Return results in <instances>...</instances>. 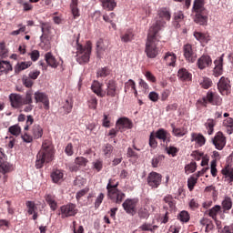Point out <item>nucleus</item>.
<instances>
[{"label":"nucleus","mask_w":233,"mask_h":233,"mask_svg":"<svg viewBox=\"0 0 233 233\" xmlns=\"http://www.w3.org/2000/svg\"><path fill=\"white\" fill-rule=\"evenodd\" d=\"M54 145L50 140H44L42 147L36 155L35 168H43L45 163L54 161Z\"/></svg>","instance_id":"f257e3e1"},{"label":"nucleus","mask_w":233,"mask_h":233,"mask_svg":"<svg viewBox=\"0 0 233 233\" xmlns=\"http://www.w3.org/2000/svg\"><path fill=\"white\" fill-rule=\"evenodd\" d=\"M160 39L161 36L159 33L149 29L145 47V54L148 59H156L159 55V47H157V45Z\"/></svg>","instance_id":"f03ea898"},{"label":"nucleus","mask_w":233,"mask_h":233,"mask_svg":"<svg viewBox=\"0 0 233 233\" xmlns=\"http://www.w3.org/2000/svg\"><path fill=\"white\" fill-rule=\"evenodd\" d=\"M117 187H119V181L116 180V178H110L108 180L106 185L107 198L113 201V203L121 205L125 198H127V195L117 188Z\"/></svg>","instance_id":"7ed1b4c3"},{"label":"nucleus","mask_w":233,"mask_h":233,"mask_svg":"<svg viewBox=\"0 0 233 233\" xmlns=\"http://www.w3.org/2000/svg\"><path fill=\"white\" fill-rule=\"evenodd\" d=\"M76 61L79 65H86L90 61V54H92V45L87 42L85 46L79 44V35L76 38Z\"/></svg>","instance_id":"20e7f679"},{"label":"nucleus","mask_w":233,"mask_h":233,"mask_svg":"<svg viewBox=\"0 0 233 233\" xmlns=\"http://www.w3.org/2000/svg\"><path fill=\"white\" fill-rule=\"evenodd\" d=\"M170 11H168V9H159L157 12V16L155 18L156 23L149 28V30L159 34L161 28L167 25V21H170Z\"/></svg>","instance_id":"39448f33"},{"label":"nucleus","mask_w":233,"mask_h":233,"mask_svg":"<svg viewBox=\"0 0 233 233\" xmlns=\"http://www.w3.org/2000/svg\"><path fill=\"white\" fill-rule=\"evenodd\" d=\"M198 103H200L202 106H207L208 104L215 106H221V105L223 104V98H221V96L218 93L209 90L207 93L206 96L198 100Z\"/></svg>","instance_id":"423d86ee"},{"label":"nucleus","mask_w":233,"mask_h":233,"mask_svg":"<svg viewBox=\"0 0 233 233\" xmlns=\"http://www.w3.org/2000/svg\"><path fill=\"white\" fill-rule=\"evenodd\" d=\"M106 96L107 97H119L121 94V88L117 86V82L114 79H111L106 83Z\"/></svg>","instance_id":"0eeeda50"},{"label":"nucleus","mask_w":233,"mask_h":233,"mask_svg":"<svg viewBox=\"0 0 233 233\" xmlns=\"http://www.w3.org/2000/svg\"><path fill=\"white\" fill-rule=\"evenodd\" d=\"M137 203H139V199L137 198H127L122 204V207L127 214L136 216L137 213V209L136 208L137 207Z\"/></svg>","instance_id":"6e6552de"},{"label":"nucleus","mask_w":233,"mask_h":233,"mask_svg":"<svg viewBox=\"0 0 233 233\" xmlns=\"http://www.w3.org/2000/svg\"><path fill=\"white\" fill-rule=\"evenodd\" d=\"M161 181H163V176L156 171L149 173L147 177V185L152 188H159Z\"/></svg>","instance_id":"1a4fd4ad"},{"label":"nucleus","mask_w":233,"mask_h":233,"mask_svg":"<svg viewBox=\"0 0 233 233\" xmlns=\"http://www.w3.org/2000/svg\"><path fill=\"white\" fill-rule=\"evenodd\" d=\"M60 212H61V218L65 219V218H72L76 216L78 210L76 204L69 203L62 206L60 208Z\"/></svg>","instance_id":"9d476101"},{"label":"nucleus","mask_w":233,"mask_h":233,"mask_svg":"<svg viewBox=\"0 0 233 233\" xmlns=\"http://www.w3.org/2000/svg\"><path fill=\"white\" fill-rule=\"evenodd\" d=\"M183 55L187 63H196V59H198V54L190 44L184 45Z\"/></svg>","instance_id":"9b49d317"},{"label":"nucleus","mask_w":233,"mask_h":233,"mask_svg":"<svg viewBox=\"0 0 233 233\" xmlns=\"http://www.w3.org/2000/svg\"><path fill=\"white\" fill-rule=\"evenodd\" d=\"M232 86H230V79L222 76L218 83V90L222 96H228Z\"/></svg>","instance_id":"f8f14e48"},{"label":"nucleus","mask_w":233,"mask_h":233,"mask_svg":"<svg viewBox=\"0 0 233 233\" xmlns=\"http://www.w3.org/2000/svg\"><path fill=\"white\" fill-rule=\"evenodd\" d=\"M31 125H34V116H27V120L25 122V126L24 127V134L21 136V138L23 139L24 143H32L34 141V136L28 134V130L31 127Z\"/></svg>","instance_id":"ddd939ff"},{"label":"nucleus","mask_w":233,"mask_h":233,"mask_svg":"<svg viewBox=\"0 0 233 233\" xmlns=\"http://www.w3.org/2000/svg\"><path fill=\"white\" fill-rule=\"evenodd\" d=\"M213 145L217 150H223L225 145H227V137L223 135V132L218 131L212 139Z\"/></svg>","instance_id":"4468645a"},{"label":"nucleus","mask_w":233,"mask_h":233,"mask_svg":"<svg viewBox=\"0 0 233 233\" xmlns=\"http://www.w3.org/2000/svg\"><path fill=\"white\" fill-rule=\"evenodd\" d=\"M35 103H43L45 110H48L50 108L48 96L43 92L37 91L35 93Z\"/></svg>","instance_id":"2eb2a0df"},{"label":"nucleus","mask_w":233,"mask_h":233,"mask_svg":"<svg viewBox=\"0 0 233 233\" xmlns=\"http://www.w3.org/2000/svg\"><path fill=\"white\" fill-rule=\"evenodd\" d=\"M116 125V128L120 130V132H124L125 129L130 130V128L133 127L132 121L127 117L119 118Z\"/></svg>","instance_id":"dca6fc26"},{"label":"nucleus","mask_w":233,"mask_h":233,"mask_svg":"<svg viewBox=\"0 0 233 233\" xmlns=\"http://www.w3.org/2000/svg\"><path fill=\"white\" fill-rule=\"evenodd\" d=\"M212 65V58L208 55H204L198 59L197 66L199 70H205V68H208Z\"/></svg>","instance_id":"f3484780"},{"label":"nucleus","mask_w":233,"mask_h":233,"mask_svg":"<svg viewBox=\"0 0 233 233\" xmlns=\"http://www.w3.org/2000/svg\"><path fill=\"white\" fill-rule=\"evenodd\" d=\"M223 57H225V55H221L220 57H218L214 61L215 67L213 69V75L215 77H219V76L223 75Z\"/></svg>","instance_id":"a211bd4d"},{"label":"nucleus","mask_w":233,"mask_h":233,"mask_svg":"<svg viewBox=\"0 0 233 233\" xmlns=\"http://www.w3.org/2000/svg\"><path fill=\"white\" fill-rule=\"evenodd\" d=\"M91 90L98 97H105V96H106V92L103 91V84L99 83L97 80L93 81Z\"/></svg>","instance_id":"6ab92c4d"},{"label":"nucleus","mask_w":233,"mask_h":233,"mask_svg":"<svg viewBox=\"0 0 233 233\" xmlns=\"http://www.w3.org/2000/svg\"><path fill=\"white\" fill-rule=\"evenodd\" d=\"M155 136L157 139H160V141H163L166 145L170 143V133L163 128H159L155 132Z\"/></svg>","instance_id":"aec40b11"},{"label":"nucleus","mask_w":233,"mask_h":233,"mask_svg":"<svg viewBox=\"0 0 233 233\" xmlns=\"http://www.w3.org/2000/svg\"><path fill=\"white\" fill-rule=\"evenodd\" d=\"M9 99L13 108H20V106H23V105H25L23 103V96H21V95L11 94L9 96Z\"/></svg>","instance_id":"412c9836"},{"label":"nucleus","mask_w":233,"mask_h":233,"mask_svg":"<svg viewBox=\"0 0 233 233\" xmlns=\"http://www.w3.org/2000/svg\"><path fill=\"white\" fill-rule=\"evenodd\" d=\"M45 60L48 66H51V68H57L59 66V62H57L56 56L52 55L50 52L45 55Z\"/></svg>","instance_id":"4be33fe9"},{"label":"nucleus","mask_w":233,"mask_h":233,"mask_svg":"<svg viewBox=\"0 0 233 233\" xmlns=\"http://www.w3.org/2000/svg\"><path fill=\"white\" fill-rule=\"evenodd\" d=\"M177 59V56H176V54L172 52H167L164 56V61L167 66H176Z\"/></svg>","instance_id":"5701e85b"},{"label":"nucleus","mask_w":233,"mask_h":233,"mask_svg":"<svg viewBox=\"0 0 233 233\" xmlns=\"http://www.w3.org/2000/svg\"><path fill=\"white\" fill-rule=\"evenodd\" d=\"M191 141L195 142L198 147H203L207 143V139L202 134L192 133Z\"/></svg>","instance_id":"b1692460"},{"label":"nucleus","mask_w":233,"mask_h":233,"mask_svg":"<svg viewBox=\"0 0 233 233\" xmlns=\"http://www.w3.org/2000/svg\"><path fill=\"white\" fill-rule=\"evenodd\" d=\"M177 77L181 81H192V74L187 68H180L177 72Z\"/></svg>","instance_id":"393cba45"},{"label":"nucleus","mask_w":233,"mask_h":233,"mask_svg":"<svg viewBox=\"0 0 233 233\" xmlns=\"http://www.w3.org/2000/svg\"><path fill=\"white\" fill-rule=\"evenodd\" d=\"M208 19V17L205 15V12H195L194 21L197 23V25H207Z\"/></svg>","instance_id":"a878e982"},{"label":"nucleus","mask_w":233,"mask_h":233,"mask_svg":"<svg viewBox=\"0 0 233 233\" xmlns=\"http://www.w3.org/2000/svg\"><path fill=\"white\" fill-rule=\"evenodd\" d=\"M100 3L102 4V8L109 12H112L117 6L116 0H100Z\"/></svg>","instance_id":"bb28decb"},{"label":"nucleus","mask_w":233,"mask_h":233,"mask_svg":"<svg viewBox=\"0 0 233 233\" xmlns=\"http://www.w3.org/2000/svg\"><path fill=\"white\" fill-rule=\"evenodd\" d=\"M221 173L225 176L227 181L228 183H233V167L230 166H226L222 170Z\"/></svg>","instance_id":"cd10ccee"},{"label":"nucleus","mask_w":233,"mask_h":233,"mask_svg":"<svg viewBox=\"0 0 233 233\" xmlns=\"http://www.w3.org/2000/svg\"><path fill=\"white\" fill-rule=\"evenodd\" d=\"M32 66V62H18L15 66V74H21L23 70H26V68H30Z\"/></svg>","instance_id":"c85d7f7f"},{"label":"nucleus","mask_w":233,"mask_h":233,"mask_svg":"<svg viewBox=\"0 0 233 233\" xmlns=\"http://www.w3.org/2000/svg\"><path fill=\"white\" fill-rule=\"evenodd\" d=\"M64 174L63 171L60 169H56L51 173V177L53 180V183H63L64 181Z\"/></svg>","instance_id":"c756f323"},{"label":"nucleus","mask_w":233,"mask_h":233,"mask_svg":"<svg viewBox=\"0 0 233 233\" xmlns=\"http://www.w3.org/2000/svg\"><path fill=\"white\" fill-rule=\"evenodd\" d=\"M45 198L51 210H53V212H55V210H57V201H56V196L48 194V195H46Z\"/></svg>","instance_id":"7c9ffc66"},{"label":"nucleus","mask_w":233,"mask_h":233,"mask_svg":"<svg viewBox=\"0 0 233 233\" xmlns=\"http://www.w3.org/2000/svg\"><path fill=\"white\" fill-rule=\"evenodd\" d=\"M31 134L34 139H40V137H43V127L37 124H35L31 129Z\"/></svg>","instance_id":"2f4dec72"},{"label":"nucleus","mask_w":233,"mask_h":233,"mask_svg":"<svg viewBox=\"0 0 233 233\" xmlns=\"http://www.w3.org/2000/svg\"><path fill=\"white\" fill-rule=\"evenodd\" d=\"M8 72H12V65L10 62L5 60L0 61V76L8 74Z\"/></svg>","instance_id":"473e14b6"},{"label":"nucleus","mask_w":233,"mask_h":233,"mask_svg":"<svg viewBox=\"0 0 233 233\" xmlns=\"http://www.w3.org/2000/svg\"><path fill=\"white\" fill-rule=\"evenodd\" d=\"M183 19H185V15H183V12L178 11L175 13L174 25L176 28H181V23H183Z\"/></svg>","instance_id":"72a5a7b5"},{"label":"nucleus","mask_w":233,"mask_h":233,"mask_svg":"<svg viewBox=\"0 0 233 233\" xmlns=\"http://www.w3.org/2000/svg\"><path fill=\"white\" fill-rule=\"evenodd\" d=\"M193 12H205V0H195L193 4Z\"/></svg>","instance_id":"f704fd0d"},{"label":"nucleus","mask_w":233,"mask_h":233,"mask_svg":"<svg viewBox=\"0 0 233 233\" xmlns=\"http://www.w3.org/2000/svg\"><path fill=\"white\" fill-rule=\"evenodd\" d=\"M214 127H216V120H214V118H208L205 123V127L208 136H212V134H214Z\"/></svg>","instance_id":"c9c22d12"},{"label":"nucleus","mask_w":233,"mask_h":233,"mask_svg":"<svg viewBox=\"0 0 233 233\" xmlns=\"http://www.w3.org/2000/svg\"><path fill=\"white\" fill-rule=\"evenodd\" d=\"M172 133L176 137H183L187 134L185 128L176 127L174 124H171Z\"/></svg>","instance_id":"e433bc0d"},{"label":"nucleus","mask_w":233,"mask_h":233,"mask_svg":"<svg viewBox=\"0 0 233 233\" xmlns=\"http://www.w3.org/2000/svg\"><path fill=\"white\" fill-rule=\"evenodd\" d=\"M199 85L205 90H208L212 86V79L208 77H202L199 79Z\"/></svg>","instance_id":"4c0bfd02"},{"label":"nucleus","mask_w":233,"mask_h":233,"mask_svg":"<svg viewBox=\"0 0 233 233\" xmlns=\"http://www.w3.org/2000/svg\"><path fill=\"white\" fill-rule=\"evenodd\" d=\"M108 48V42L106 40H103V38H100L96 42V50L97 52H105Z\"/></svg>","instance_id":"58836bf2"},{"label":"nucleus","mask_w":233,"mask_h":233,"mask_svg":"<svg viewBox=\"0 0 233 233\" xmlns=\"http://www.w3.org/2000/svg\"><path fill=\"white\" fill-rule=\"evenodd\" d=\"M78 0H71L70 8L72 11V15H74L75 19L79 17V8H77Z\"/></svg>","instance_id":"ea45409f"},{"label":"nucleus","mask_w":233,"mask_h":233,"mask_svg":"<svg viewBox=\"0 0 233 233\" xmlns=\"http://www.w3.org/2000/svg\"><path fill=\"white\" fill-rule=\"evenodd\" d=\"M222 208L224 212H227V210H230L232 208V198L230 197H225L222 201Z\"/></svg>","instance_id":"a19ab883"},{"label":"nucleus","mask_w":233,"mask_h":233,"mask_svg":"<svg viewBox=\"0 0 233 233\" xmlns=\"http://www.w3.org/2000/svg\"><path fill=\"white\" fill-rule=\"evenodd\" d=\"M33 96H34V93L32 92V90L26 91L25 96L23 97V104L24 105H32V103H34V100L32 98Z\"/></svg>","instance_id":"79ce46f5"},{"label":"nucleus","mask_w":233,"mask_h":233,"mask_svg":"<svg viewBox=\"0 0 233 233\" xmlns=\"http://www.w3.org/2000/svg\"><path fill=\"white\" fill-rule=\"evenodd\" d=\"M120 37H121V41H123V43H130V41H132V39H134V33H132V31L128 30L124 35H122Z\"/></svg>","instance_id":"37998d69"},{"label":"nucleus","mask_w":233,"mask_h":233,"mask_svg":"<svg viewBox=\"0 0 233 233\" xmlns=\"http://www.w3.org/2000/svg\"><path fill=\"white\" fill-rule=\"evenodd\" d=\"M0 174H8L12 170V166L8 162H0Z\"/></svg>","instance_id":"c03bdc74"},{"label":"nucleus","mask_w":233,"mask_h":233,"mask_svg":"<svg viewBox=\"0 0 233 233\" xmlns=\"http://www.w3.org/2000/svg\"><path fill=\"white\" fill-rule=\"evenodd\" d=\"M198 169V164L196 162H191L185 166L186 174H194V171Z\"/></svg>","instance_id":"a18cd8bd"},{"label":"nucleus","mask_w":233,"mask_h":233,"mask_svg":"<svg viewBox=\"0 0 233 233\" xmlns=\"http://www.w3.org/2000/svg\"><path fill=\"white\" fill-rule=\"evenodd\" d=\"M75 165L78 166L79 168L80 167H86L88 165V159L85 157H77L75 158Z\"/></svg>","instance_id":"49530a36"},{"label":"nucleus","mask_w":233,"mask_h":233,"mask_svg":"<svg viewBox=\"0 0 233 233\" xmlns=\"http://www.w3.org/2000/svg\"><path fill=\"white\" fill-rule=\"evenodd\" d=\"M178 219L182 223H188L190 221V214L187 213V211H181L178 215Z\"/></svg>","instance_id":"de8ad7c7"},{"label":"nucleus","mask_w":233,"mask_h":233,"mask_svg":"<svg viewBox=\"0 0 233 233\" xmlns=\"http://www.w3.org/2000/svg\"><path fill=\"white\" fill-rule=\"evenodd\" d=\"M166 151L169 156H172V157H176V156L177 155V152H179L177 147L174 146L168 147V144H166Z\"/></svg>","instance_id":"09e8293b"},{"label":"nucleus","mask_w":233,"mask_h":233,"mask_svg":"<svg viewBox=\"0 0 233 233\" xmlns=\"http://www.w3.org/2000/svg\"><path fill=\"white\" fill-rule=\"evenodd\" d=\"M8 131L12 136H15V137H17V136L21 134V127H19V125L11 126L9 127Z\"/></svg>","instance_id":"8fccbe9b"},{"label":"nucleus","mask_w":233,"mask_h":233,"mask_svg":"<svg viewBox=\"0 0 233 233\" xmlns=\"http://www.w3.org/2000/svg\"><path fill=\"white\" fill-rule=\"evenodd\" d=\"M197 184H198V178L192 175L187 179V187H188V189L190 192H192V190H194V187H196Z\"/></svg>","instance_id":"3c124183"},{"label":"nucleus","mask_w":233,"mask_h":233,"mask_svg":"<svg viewBox=\"0 0 233 233\" xmlns=\"http://www.w3.org/2000/svg\"><path fill=\"white\" fill-rule=\"evenodd\" d=\"M25 206L28 208L27 212L30 216H32V214H34L35 210H37V207H35V202L34 201H26Z\"/></svg>","instance_id":"603ef678"},{"label":"nucleus","mask_w":233,"mask_h":233,"mask_svg":"<svg viewBox=\"0 0 233 233\" xmlns=\"http://www.w3.org/2000/svg\"><path fill=\"white\" fill-rule=\"evenodd\" d=\"M107 76H110V69L107 67H102L96 72V77H106Z\"/></svg>","instance_id":"864d4df0"},{"label":"nucleus","mask_w":233,"mask_h":233,"mask_svg":"<svg viewBox=\"0 0 233 233\" xmlns=\"http://www.w3.org/2000/svg\"><path fill=\"white\" fill-rule=\"evenodd\" d=\"M194 37L198 39V41H210V36L207 34L195 32Z\"/></svg>","instance_id":"5fc2aeb1"},{"label":"nucleus","mask_w":233,"mask_h":233,"mask_svg":"<svg viewBox=\"0 0 233 233\" xmlns=\"http://www.w3.org/2000/svg\"><path fill=\"white\" fill-rule=\"evenodd\" d=\"M221 210V206L216 205L211 209H209L208 216L213 219H216L218 213Z\"/></svg>","instance_id":"6e6d98bb"},{"label":"nucleus","mask_w":233,"mask_h":233,"mask_svg":"<svg viewBox=\"0 0 233 233\" xmlns=\"http://www.w3.org/2000/svg\"><path fill=\"white\" fill-rule=\"evenodd\" d=\"M103 152L106 157H110L112 156V152H114V147L110 144H106L103 148Z\"/></svg>","instance_id":"4d7b16f0"},{"label":"nucleus","mask_w":233,"mask_h":233,"mask_svg":"<svg viewBox=\"0 0 233 233\" xmlns=\"http://www.w3.org/2000/svg\"><path fill=\"white\" fill-rule=\"evenodd\" d=\"M137 214L140 219H147V218H148L149 216L148 209H147L146 208H140L137 211Z\"/></svg>","instance_id":"13d9d810"},{"label":"nucleus","mask_w":233,"mask_h":233,"mask_svg":"<svg viewBox=\"0 0 233 233\" xmlns=\"http://www.w3.org/2000/svg\"><path fill=\"white\" fill-rule=\"evenodd\" d=\"M155 132H151L149 136V147L151 148H157V140H156Z\"/></svg>","instance_id":"bf43d9fd"},{"label":"nucleus","mask_w":233,"mask_h":233,"mask_svg":"<svg viewBox=\"0 0 233 233\" xmlns=\"http://www.w3.org/2000/svg\"><path fill=\"white\" fill-rule=\"evenodd\" d=\"M216 167H218V161L214 159L211 161L210 165V172L213 177H216V176H218V168Z\"/></svg>","instance_id":"052dcab7"},{"label":"nucleus","mask_w":233,"mask_h":233,"mask_svg":"<svg viewBox=\"0 0 233 233\" xmlns=\"http://www.w3.org/2000/svg\"><path fill=\"white\" fill-rule=\"evenodd\" d=\"M63 108L65 110V114H70V112H72V108H74V104L70 102V100H66Z\"/></svg>","instance_id":"680f3d73"},{"label":"nucleus","mask_w":233,"mask_h":233,"mask_svg":"<svg viewBox=\"0 0 233 233\" xmlns=\"http://www.w3.org/2000/svg\"><path fill=\"white\" fill-rule=\"evenodd\" d=\"M93 167L96 172H101L103 170V160L96 159L93 162Z\"/></svg>","instance_id":"e2e57ef3"},{"label":"nucleus","mask_w":233,"mask_h":233,"mask_svg":"<svg viewBox=\"0 0 233 233\" xmlns=\"http://www.w3.org/2000/svg\"><path fill=\"white\" fill-rule=\"evenodd\" d=\"M165 203H167L168 207L174 208L176 207V203L174 202V198L171 195H167L164 198Z\"/></svg>","instance_id":"0e129e2a"},{"label":"nucleus","mask_w":233,"mask_h":233,"mask_svg":"<svg viewBox=\"0 0 233 233\" xmlns=\"http://www.w3.org/2000/svg\"><path fill=\"white\" fill-rule=\"evenodd\" d=\"M103 199H105V194L100 193L96 198L95 208H99V207H101V203H103Z\"/></svg>","instance_id":"69168bd1"},{"label":"nucleus","mask_w":233,"mask_h":233,"mask_svg":"<svg viewBox=\"0 0 233 233\" xmlns=\"http://www.w3.org/2000/svg\"><path fill=\"white\" fill-rule=\"evenodd\" d=\"M88 106L93 110L97 108V98L96 96H91V98L88 100Z\"/></svg>","instance_id":"338daca9"},{"label":"nucleus","mask_w":233,"mask_h":233,"mask_svg":"<svg viewBox=\"0 0 233 233\" xmlns=\"http://www.w3.org/2000/svg\"><path fill=\"white\" fill-rule=\"evenodd\" d=\"M220 233H233V224L229 226H225Z\"/></svg>","instance_id":"774afa93"}]
</instances>
